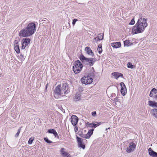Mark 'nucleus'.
I'll return each instance as SVG.
<instances>
[{
    "instance_id": "23",
    "label": "nucleus",
    "mask_w": 157,
    "mask_h": 157,
    "mask_svg": "<svg viewBox=\"0 0 157 157\" xmlns=\"http://www.w3.org/2000/svg\"><path fill=\"white\" fill-rule=\"evenodd\" d=\"M78 135L81 137L86 139V134H84L82 131H79L78 132Z\"/></svg>"
},
{
    "instance_id": "16",
    "label": "nucleus",
    "mask_w": 157,
    "mask_h": 157,
    "mask_svg": "<svg viewBox=\"0 0 157 157\" xmlns=\"http://www.w3.org/2000/svg\"><path fill=\"white\" fill-rule=\"evenodd\" d=\"M85 50L86 51L88 55H90L92 56H94V54L90 48L89 47H86L85 48Z\"/></svg>"
},
{
    "instance_id": "26",
    "label": "nucleus",
    "mask_w": 157,
    "mask_h": 157,
    "mask_svg": "<svg viewBox=\"0 0 157 157\" xmlns=\"http://www.w3.org/2000/svg\"><path fill=\"white\" fill-rule=\"evenodd\" d=\"M97 50L98 51V52L99 54H101L102 51V45L101 44H99L98 45Z\"/></svg>"
},
{
    "instance_id": "44",
    "label": "nucleus",
    "mask_w": 157,
    "mask_h": 157,
    "mask_svg": "<svg viewBox=\"0 0 157 157\" xmlns=\"http://www.w3.org/2000/svg\"><path fill=\"white\" fill-rule=\"evenodd\" d=\"M94 40H95L96 41H98L100 40V39H99V38H98V37L94 38Z\"/></svg>"
},
{
    "instance_id": "38",
    "label": "nucleus",
    "mask_w": 157,
    "mask_h": 157,
    "mask_svg": "<svg viewBox=\"0 0 157 157\" xmlns=\"http://www.w3.org/2000/svg\"><path fill=\"white\" fill-rule=\"evenodd\" d=\"M93 117H95L96 115V111H94L91 113Z\"/></svg>"
},
{
    "instance_id": "41",
    "label": "nucleus",
    "mask_w": 157,
    "mask_h": 157,
    "mask_svg": "<svg viewBox=\"0 0 157 157\" xmlns=\"http://www.w3.org/2000/svg\"><path fill=\"white\" fill-rule=\"evenodd\" d=\"M74 128V131L75 132H77L78 130V127L75 126Z\"/></svg>"
},
{
    "instance_id": "14",
    "label": "nucleus",
    "mask_w": 157,
    "mask_h": 157,
    "mask_svg": "<svg viewBox=\"0 0 157 157\" xmlns=\"http://www.w3.org/2000/svg\"><path fill=\"white\" fill-rule=\"evenodd\" d=\"M14 49L16 53L19 54L20 53V48L19 46L18 41L15 40L14 42Z\"/></svg>"
},
{
    "instance_id": "32",
    "label": "nucleus",
    "mask_w": 157,
    "mask_h": 157,
    "mask_svg": "<svg viewBox=\"0 0 157 157\" xmlns=\"http://www.w3.org/2000/svg\"><path fill=\"white\" fill-rule=\"evenodd\" d=\"M112 74L113 76L115 77L117 79L118 78H117V77L118 75V72H115L113 73Z\"/></svg>"
},
{
    "instance_id": "7",
    "label": "nucleus",
    "mask_w": 157,
    "mask_h": 157,
    "mask_svg": "<svg viewBox=\"0 0 157 157\" xmlns=\"http://www.w3.org/2000/svg\"><path fill=\"white\" fill-rule=\"evenodd\" d=\"M31 40L29 38H23L21 41L22 46L21 49H24L29 44Z\"/></svg>"
},
{
    "instance_id": "37",
    "label": "nucleus",
    "mask_w": 157,
    "mask_h": 157,
    "mask_svg": "<svg viewBox=\"0 0 157 157\" xmlns=\"http://www.w3.org/2000/svg\"><path fill=\"white\" fill-rule=\"evenodd\" d=\"M142 22H141V24H142L143 23V25H144V23H147L146 22V20L145 18H143V19H142Z\"/></svg>"
},
{
    "instance_id": "22",
    "label": "nucleus",
    "mask_w": 157,
    "mask_h": 157,
    "mask_svg": "<svg viewBox=\"0 0 157 157\" xmlns=\"http://www.w3.org/2000/svg\"><path fill=\"white\" fill-rule=\"evenodd\" d=\"M151 114L155 118H157V109H153L151 110Z\"/></svg>"
},
{
    "instance_id": "31",
    "label": "nucleus",
    "mask_w": 157,
    "mask_h": 157,
    "mask_svg": "<svg viewBox=\"0 0 157 157\" xmlns=\"http://www.w3.org/2000/svg\"><path fill=\"white\" fill-rule=\"evenodd\" d=\"M44 141L47 143L50 144L52 143V142L49 140L48 138L47 137H44Z\"/></svg>"
},
{
    "instance_id": "4",
    "label": "nucleus",
    "mask_w": 157,
    "mask_h": 157,
    "mask_svg": "<svg viewBox=\"0 0 157 157\" xmlns=\"http://www.w3.org/2000/svg\"><path fill=\"white\" fill-rule=\"evenodd\" d=\"M74 66L73 67V70L76 74L79 73L82 70L83 67V64L79 60L75 61L73 63Z\"/></svg>"
},
{
    "instance_id": "50",
    "label": "nucleus",
    "mask_w": 157,
    "mask_h": 157,
    "mask_svg": "<svg viewBox=\"0 0 157 157\" xmlns=\"http://www.w3.org/2000/svg\"><path fill=\"white\" fill-rule=\"evenodd\" d=\"M107 129H107V128H106L105 129V131H107Z\"/></svg>"
},
{
    "instance_id": "48",
    "label": "nucleus",
    "mask_w": 157,
    "mask_h": 157,
    "mask_svg": "<svg viewBox=\"0 0 157 157\" xmlns=\"http://www.w3.org/2000/svg\"><path fill=\"white\" fill-rule=\"evenodd\" d=\"M48 84H47L45 86V90H46L48 87Z\"/></svg>"
},
{
    "instance_id": "30",
    "label": "nucleus",
    "mask_w": 157,
    "mask_h": 157,
    "mask_svg": "<svg viewBox=\"0 0 157 157\" xmlns=\"http://www.w3.org/2000/svg\"><path fill=\"white\" fill-rule=\"evenodd\" d=\"M34 137H31L30 138L28 142V144H32L33 140H34Z\"/></svg>"
},
{
    "instance_id": "12",
    "label": "nucleus",
    "mask_w": 157,
    "mask_h": 157,
    "mask_svg": "<svg viewBox=\"0 0 157 157\" xmlns=\"http://www.w3.org/2000/svg\"><path fill=\"white\" fill-rule=\"evenodd\" d=\"M136 147V144L133 142H131L129 146L127 147L126 151L128 153H130L134 151Z\"/></svg>"
},
{
    "instance_id": "10",
    "label": "nucleus",
    "mask_w": 157,
    "mask_h": 157,
    "mask_svg": "<svg viewBox=\"0 0 157 157\" xmlns=\"http://www.w3.org/2000/svg\"><path fill=\"white\" fill-rule=\"evenodd\" d=\"M101 124L100 122H95L92 123H90L89 122H87L86 124V126L87 127L95 128L97 126H99Z\"/></svg>"
},
{
    "instance_id": "27",
    "label": "nucleus",
    "mask_w": 157,
    "mask_h": 157,
    "mask_svg": "<svg viewBox=\"0 0 157 157\" xmlns=\"http://www.w3.org/2000/svg\"><path fill=\"white\" fill-rule=\"evenodd\" d=\"M127 67L128 68L133 69L135 67V66L132 65L131 63L128 62L127 63Z\"/></svg>"
},
{
    "instance_id": "43",
    "label": "nucleus",
    "mask_w": 157,
    "mask_h": 157,
    "mask_svg": "<svg viewBox=\"0 0 157 157\" xmlns=\"http://www.w3.org/2000/svg\"><path fill=\"white\" fill-rule=\"evenodd\" d=\"M119 100V99H118V98L117 97L116 98L114 99V101L116 102L118 101Z\"/></svg>"
},
{
    "instance_id": "39",
    "label": "nucleus",
    "mask_w": 157,
    "mask_h": 157,
    "mask_svg": "<svg viewBox=\"0 0 157 157\" xmlns=\"http://www.w3.org/2000/svg\"><path fill=\"white\" fill-rule=\"evenodd\" d=\"M68 154V153L67 152H64L62 153V156L63 157H65L67 156Z\"/></svg>"
},
{
    "instance_id": "15",
    "label": "nucleus",
    "mask_w": 157,
    "mask_h": 157,
    "mask_svg": "<svg viewBox=\"0 0 157 157\" xmlns=\"http://www.w3.org/2000/svg\"><path fill=\"white\" fill-rule=\"evenodd\" d=\"M149 154L152 157L157 156V153L152 150L151 148L150 147L148 149Z\"/></svg>"
},
{
    "instance_id": "18",
    "label": "nucleus",
    "mask_w": 157,
    "mask_h": 157,
    "mask_svg": "<svg viewBox=\"0 0 157 157\" xmlns=\"http://www.w3.org/2000/svg\"><path fill=\"white\" fill-rule=\"evenodd\" d=\"M48 132L49 133L53 134L56 137L59 138V136L56 130L54 129H50L48 130Z\"/></svg>"
},
{
    "instance_id": "25",
    "label": "nucleus",
    "mask_w": 157,
    "mask_h": 157,
    "mask_svg": "<svg viewBox=\"0 0 157 157\" xmlns=\"http://www.w3.org/2000/svg\"><path fill=\"white\" fill-rule=\"evenodd\" d=\"M87 76L90 78L93 79V78L94 76V72L91 71V72L89 73Z\"/></svg>"
},
{
    "instance_id": "24",
    "label": "nucleus",
    "mask_w": 157,
    "mask_h": 157,
    "mask_svg": "<svg viewBox=\"0 0 157 157\" xmlns=\"http://www.w3.org/2000/svg\"><path fill=\"white\" fill-rule=\"evenodd\" d=\"M124 46H129L132 45V43H130L129 40H126L124 41Z\"/></svg>"
},
{
    "instance_id": "21",
    "label": "nucleus",
    "mask_w": 157,
    "mask_h": 157,
    "mask_svg": "<svg viewBox=\"0 0 157 157\" xmlns=\"http://www.w3.org/2000/svg\"><path fill=\"white\" fill-rule=\"evenodd\" d=\"M157 93V90L155 88H153L151 90L149 94L150 97H153L154 94H156Z\"/></svg>"
},
{
    "instance_id": "49",
    "label": "nucleus",
    "mask_w": 157,
    "mask_h": 157,
    "mask_svg": "<svg viewBox=\"0 0 157 157\" xmlns=\"http://www.w3.org/2000/svg\"><path fill=\"white\" fill-rule=\"evenodd\" d=\"M41 21H42L43 23H44V21H45L44 20H42Z\"/></svg>"
},
{
    "instance_id": "28",
    "label": "nucleus",
    "mask_w": 157,
    "mask_h": 157,
    "mask_svg": "<svg viewBox=\"0 0 157 157\" xmlns=\"http://www.w3.org/2000/svg\"><path fill=\"white\" fill-rule=\"evenodd\" d=\"M103 33H99L98 36V37L100 39V40H102L103 39Z\"/></svg>"
},
{
    "instance_id": "19",
    "label": "nucleus",
    "mask_w": 157,
    "mask_h": 157,
    "mask_svg": "<svg viewBox=\"0 0 157 157\" xmlns=\"http://www.w3.org/2000/svg\"><path fill=\"white\" fill-rule=\"evenodd\" d=\"M148 105L150 106L153 108L157 107V102H155V101L149 100L148 101Z\"/></svg>"
},
{
    "instance_id": "29",
    "label": "nucleus",
    "mask_w": 157,
    "mask_h": 157,
    "mask_svg": "<svg viewBox=\"0 0 157 157\" xmlns=\"http://www.w3.org/2000/svg\"><path fill=\"white\" fill-rule=\"evenodd\" d=\"M81 95L79 94H76L75 96V99L76 101H78L80 99Z\"/></svg>"
},
{
    "instance_id": "17",
    "label": "nucleus",
    "mask_w": 157,
    "mask_h": 157,
    "mask_svg": "<svg viewBox=\"0 0 157 157\" xmlns=\"http://www.w3.org/2000/svg\"><path fill=\"white\" fill-rule=\"evenodd\" d=\"M111 46L114 48H119L121 46V43L120 42L112 43L111 44Z\"/></svg>"
},
{
    "instance_id": "2",
    "label": "nucleus",
    "mask_w": 157,
    "mask_h": 157,
    "mask_svg": "<svg viewBox=\"0 0 157 157\" xmlns=\"http://www.w3.org/2000/svg\"><path fill=\"white\" fill-rule=\"evenodd\" d=\"M142 20V18L139 19L137 22L132 28V30L133 34L142 33L144 31L145 28L147 26V23H144L143 25V23L141 24Z\"/></svg>"
},
{
    "instance_id": "53",
    "label": "nucleus",
    "mask_w": 157,
    "mask_h": 157,
    "mask_svg": "<svg viewBox=\"0 0 157 157\" xmlns=\"http://www.w3.org/2000/svg\"><path fill=\"white\" fill-rule=\"evenodd\" d=\"M156 94H157V93H156Z\"/></svg>"
},
{
    "instance_id": "6",
    "label": "nucleus",
    "mask_w": 157,
    "mask_h": 157,
    "mask_svg": "<svg viewBox=\"0 0 157 157\" xmlns=\"http://www.w3.org/2000/svg\"><path fill=\"white\" fill-rule=\"evenodd\" d=\"M81 81L82 84L87 85L92 83L93 81V79L90 78L87 75L84 76L81 78Z\"/></svg>"
},
{
    "instance_id": "35",
    "label": "nucleus",
    "mask_w": 157,
    "mask_h": 157,
    "mask_svg": "<svg viewBox=\"0 0 157 157\" xmlns=\"http://www.w3.org/2000/svg\"><path fill=\"white\" fill-rule=\"evenodd\" d=\"M78 20L77 19H74L73 20L72 24L73 26H74L75 24L76 21H78Z\"/></svg>"
},
{
    "instance_id": "1",
    "label": "nucleus",
    "mask_w": 157,
    "mask_h": 157,
    "mask_svg": "<svg viewBox=\"0 0 157 157\" xmlns=\"http://www.w3.org/2000/svg\"><path fill=\"white\" fill-rule=\"evenodd\" d=\"M36 30L35 23L31 22L28 24L24 29L20 31L19 35L20 37H27L33 35Z\"/></svg>"
},
{
    "instance_id": "8",
    "label": "nucleus",
    "mask_w": 157,
    "mask_h": 157,
    "mask_svg": "<svg viewBox=\"0 0 157 157\" xmlns=\"http://www.w3.org/2000/svg\"><path fill=\"white\" fill-rule=\"evenodd\" d=\"M76 140L78 144V146L83 149L85 148V145L84 143V141H86L85 139H82L76 136Z\"/></svg>"
},
{
    "instance_id": "40",
    "label": "nucleus",
    "mask_w": 157,
    "mask_h": 157,
    "mask_svg": "<svg viewBox=\"0 0 157 157\" xmlns=\"http://www.w3.org/2000/svg\"><path fill=\"white\" fill-rule=\"evenodd\" d=\"M123 77V75L120 73L118 72V75L117 77V78H119V77Z\"/></svg>"
},
{
    "instance_id": "20",
    "label": "nucleus",
    "mask_w": 157,
    "mask_h": 157,
    "mask_svg": "<svg viewBox=\"0 0 157 157\" xmlns=\"http://www.w3.org/2000/svg\"><path fill=\"white\" fill-rule=\"evenodd\" d=\"M94 129L92 128L89 130L86 134V139H89L93 134Z\"/></svg>"
},
{
    "instance_id": "47",
    "label": "nucleus",
    "mask_w": 157,
    "mask_h": 157,
    "mask_svg": "<svg viewBox=\"0 0 157 157\" xmlns=\"http://www.w3.org/2000/svg\"><path fill=\"white\" fill-rule=\"evenodd\" d=\"M66 157H72V156L70 154H68Z\"/></svg>"
},
{
    "instance_id": "51",
    "label": "nucleus",
    "mask_w": 157,
    "mask_h": 157,
    "mask_svg": "<svg viewBox=\"0 0 157 157\" xmlns=\"http://www.w3.org/2000/svg\"><path fill=\"white\" fill-rule=\"evenodd\" d=\"M110 128H108L107 129H109Z\"/></svg>"
},
{
    "instance_id": "34",
    "label": "nucleus",
    "mask_w": 157,
    "mask_h": 157,
    "mask_svg": "<svg viewBox=\"0 0 157 157\" xmlns=\"http://www.w3.org/2000/svg\"><path fill=\"white\" fill-rule=\"evenodd\" d=\"M20 131L21 128H19L17 132L15 135V137H17L19 136Z\"/></svg>"
},
{
    "instance_id": "45",
    "label": "nucleus",
    "mask_w": 157,
    "mask_h": 157,
    "mask_svg": "<svg viewBox=\"0 0 157 157\" xmlns=\"http://www.w3.org/2000/svg\"><path fill=\"white\" fill-rule=\"evenodd\" d=\"M152 97L154 98L157 99V94H155V95L154 96L153 95V97Z\"/></svg>"
},
{
    "instance_id": "46",
    "label": "nucleus",
    "mask_w": 157,
    "mask_h": 157,
    "mask_svg": "<svg viewBox=\"0 0 157 157\" xmlns=\"http://www.w3.org/2000/svg\"><path fill=\"white\" fill-rule=\"evenodd\" d=\"M92 70H91V71H92V72H94L95 71H94V68L93 67H92V69H91Z\"/></svg>"
},
{
    "instance_id": "36",
    "label": "nucleus",
    "mask_w": 157,
    "mask_h": 157,
    "mask_svg": "<svg viewBox=\"0 0 157 157\" xmlns=\"http://www.w3.org/2000/svg\"><path fill=\"white\" fill-rule=\"evenodd\" d=\"M24 57L25 56L23 55L22 54H21L19 57L20 58V59L21 60V61H22L23 60H24V59L25 58Z\"/></svg>"
},
{
    "instance_id": "5",
    "label": "nucleus",
    "mask_w": 157,
    "mask_h": 157,
    "mask_svg": "<svg viewBox=\"0 0 157 157\" xmlns=\"http://www.w3.org/2000/svg\"><path fill=\"white\" fill-rule=\"evenodd\" d=\"M61 85H58L56 88L54 90V97L56 98H58L59 96H63V92L61 89Z\"/></svg>"
},
{
    "instance_id": "13",
    "label": "nucleus",
    "mask_w": 157,
    "mask_h": 157,
    "mask_svg": "<svg viewBox=\"0 0 157 157\" xmlns=\"http://www.w3.org/2000/svg\"><path fill=\"white\" fill-rule=\"evenodd\" d=\"M120 86L121 87V94L123 96H124L127 93V89L126 86L124 83L123 82L120 83Z\"/></svg>"
},
{
    "instance_id": "33",
    "label": "nucleus",
    "mask_w": 157,
    "mask_h": 157,
    "mask_svg": "<svg viewBox=\"0 0 157 157\" xmlns=\"http://www.w3.org/2000/svg\"><path fill=\"white\" fill-rule=\"evenodd\" d=\"M135 24L134 18H133L129 23L130 25H133Z\"/></svg>"
},
{
    "instance_id": "52",
    "label": "nucleus",
    "mask_w": 157,
    "mask_h": 157,
    "mask_svg": "<svg viewBox=\"0 0 157 157\" xmlns=\"http://www.w3.org/2000/svg\"><path fill=\"white\" fill-rule=\"evenodd\" d=\"M157 157V156H156V157Z\"/></svg>"
},
{
    "instance_id": "9",
    "label": "nucleus",
    "mask_w": 157,
    "mask_h": 157,
    "mask_svg": "<svg viewBox=\"0 0 157 157\" xmlns=\"http://www.w3.org/2000/svg\"><path fill=\"white\" fill-rule=\"evenodd\" d=\"M61 85V89L62 91L63 92V94H67L69 92L68 90V84L66 82H63Z\"/></svg>"
},
{
    "instance_id": "3",
    "label": "nucleus",
    "mask_w": 157,
    "mask_h": 157,
    "mask_svg": "<svg viewBox=\"0 0 157 157\" xmlns=\"http://www.w3.org/2000/svg\"><path fill=\"white\" fill-rule=\"evenodd\" d=\"M79 58L83 64L90 66L94 65L96 60L94 58H86L82 54L80 56Z\"/></svg>"
},
{
    "instance_id": "11",
    "label": "nucleus",
    "mask_w": 157,
    "mask_h": 157,
    "mask_svg": "<svg viewBox=\"0 0 157 157\" xmlns=\"http://www.w3.org/2000/svg\"><path fill=\"white\" fill-rule=\"evenodd\" d=\"M71 120L72 124L74 126H76L78 121V118L75 115H72L71 117Z\"/></svg>"
},
{
    "instance_id": "42",
    "label": "nucleus",
    "mask_w": 157,
    "mask_h": 157,
    "mask_svg": "<svg viewBox=\"0 0 157 157\" xmlns=\"http://www.w3.org/2000/svg\"><path fill=\"white\" fill-rule=\"evenodd\" d=\"M65 149L64 148H62L60 150V152L61 154H62V153L64 152L65 151H64Z\"/></svg>"
}]
</instances>
